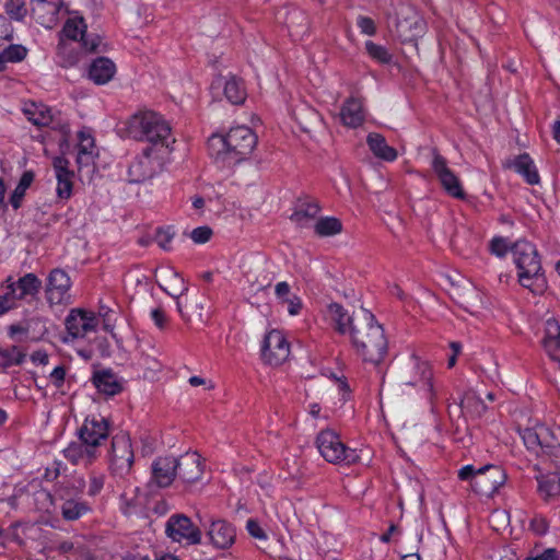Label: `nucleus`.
Instances as JSON below:
<instances>
[{"label": "nucleus", "mask_w": 560, "mask_h": 560, "mask_svg": "<svg viewBox=\"0 0 560 560\" xmlns=\"http://www.w3.org/2000/svg\"><path fill=\"white\" fill-rule=\"evenodd\" d=\"M109 425L107 420L97 415L89 416L83 425L80 429V440L86 444H90L95 450L100 444L108 438Z\"/></svg>", "instance_id": "f3484780"}, {"label": "nucleus", "mask_w": 560, "mask_h": 560, "mask_svg": "<svg viewBox=\"0 0 560 560\" xmlns=\"http://www.w3.org/2000/svg\"><path fill=\"white\" fill-rule=\"evenodd\" d=\"M23 112L27 119L35 126H48L52 120L51 110L43 104H27Z\"/></svg>", "instance_id": "c9c22d12"}, {"label": "nucleus", "mask_w": 560, "mask_h": 560, "mask_svg": "<svg viewBox=\"0 0 560 560\" xmlns=\"http://www.w3.org/2000/svg\"><path fill=\"white\" fill-rule=\"evenodd\" d=\"M33 180H34V174L32 172H30V171L24 172L23 175L20 178L18 187H20L21 189L26 190L31 186Z\"/></svg>", "instance_id": "680f3d73"}, {"label": "nucleus", "mask_w": 560, "mask_h": 560, "mask_svg": "<svg viewBox=\"0 0 560 560\" xmlns=\"http://www.w3.org/2000/svg\"><path fill=\"white\" fill-rule=\"evenodd\" d=\"M104 482L105 476L103 474L92 472L89 478L88 494L90 497L97 495L102 491Z\"/></svg>", "instance_id": "09e8293b"}, {"label": "nucleus", "mask_w": 560, "mask_h": 560, "mask_svg": "<svg viewBox=\"0 0 560 560\" xmlns=\"http://www.w3.org/2000/svg\"><path fill=\"white\" fill-rule=\"evenodd\" d=\"M530 528L538 535H542L547 532L548 525L544 518H534L530 522Z\"/></svg>", "instance_id": "052dcab7"}, {"label": "nucleus", "mask_w": 560, "mask_h": 560, "mask_svg": "<svg viewBox=\"0 0 560 560\" xmlns=\"http://www.w3.org/2000/svg\"><path fill=\"white\" fill-rule=\"evenodd\" d=\"M397 31L405 40L420 37L425 30V23L423 19L416 12L402 20L397 21Z\"/></svg>", "instance_id": "c85d7f7f"}, {"label": "nucleus", "mask_w": 560, "mask_h": 560, "mask_svg": "<svg viewBox=\"0 0 560 560\" xmlns=\"http://www.w3.org/2000/svg\"><path fill=\"white\" fill-rule=\"evenodd\" d=\"M290 355V345L281 330L272 329L264 338L261 357L270 365H280Z\"/></svg>", "instance_id": "2eb2a0df"}, {"label": "nucleus", "mask_w": 560, "mask_h": 560, "mask_svg": "<svg viewBox=\"0 0 560 560\" xmlns=\"http://www.w3.org/2000/svg\"><path fill=\"white\" fill-rule=\"evenodd\" d=\"M366 143L372 153L381 160L393 162L397 159V151L388 145L385 138L381 133L372 132L366 138Z\"/></svg>", "instance_id": "2f4dec72"}, {"label": "nucleus", "mask_w": 560, "mask_h": 560, "mask_svg": "<svg viewBox=\"0 0 560 560\" xmlns=\"http://www.w3.org/2000/svg\"><path fill=\"white\" fill-rule=\"evenodd\" d=\"M285 24L293 36H302L308 30V16L303 10L293 8L287 12Z\"/></svg>", "instance_id": "72a5a7b5"}, {"label": "nucleus", "mask_w": 560, "mask_h": 560, "mask_svg": "<svg viewBox=\"0 0 560 560\" xmlns=\"http://www.w3.org/2000/svg\"><path fill=\"white\" fill-rule=\"evenodd\" d=\"M61 515L66 521H77L91 512L89 503L82 500L68 499L61 504Z\"/></svg>", "instance_id": "e433bc0d"}, {"label": "nucleus", "mask_w": 560, "mask_h": 560, "mask_svg": "<svg viewBox=\"0 0 560 560\" xmlns=\"http://www.w3.org/2000/svg\"><path fill=\"white\" fill-rule=\"evenodd\" d=\"M319 211L320 207L315 200H299L296 208L291 215V220L302 225L305 222L315 219Z\"/></svg>", "instance_id": "f704fd0d"}, {"label": "nucleus", "mask_w": 560, "mask_h": 560, "mask_svg": "<svg viewBox=\"0 0 560 560\" xmlns=\"http://www.w3.org/2000/svg\"><path fill=\"white\" fill-rule=\"evenodd\" d=\"M177 477L185 483H194L201 479L203 474V462L196 453H185L176 458Z\"/></svg>", "instance_id": "6ab92c4d"}, {"label": "nucleus", "mask_w": 560, "mask_h": 560, "mask_svg": "<svg viewBox=\"0 0 560 560\" xmlns=\"http://www.w3.org/2000/svg\"><path fill=\"white\" fill-rule=\"evenodd\" d=\"M511 254L517 268L521 285L535 294L544 292L546 279L535 245L528 241L518 240L512 245Z\"/></svg>", "instance_id": "20e7f679"}, {"label": "nucleus", "mask_w": 560, "mask_h": 560, "mask_svg": "<svg viewBox=\"0 0 560 560\" xmlns=\"http://www.w3.org/2000/svg\"><path fill=\"white\" fill-rule=\"evenodd\" d=\"M432 371L430 365L418 357L411 355L399 373L400 384L395 389V396L400 397L409 389L419 388L433 405L438 398V392L432 383Z\"/></svg>", "instance_id": "423d86ee"}, {"label": "nucleus", "mask_w": 560, "mask_h": 560, "mask_svg": "<svg viewBox=\"0 0 560 560\" xmlns=\"http://www.w3.org/2000/svg\"><path fill=\"white\" fill-rule=\"evenodd\" d=\"M69 166L70 162L65 156H56L52 160V167L57 179L56 195L60 200H69L72 196L74 172Z\"/></svg>", "instance_id": "a211bd4d"}, {"label": "nucleus", "mask_w": 560, "mask_h": 560, "mask_svg": "<svg viewBox=\"0 0 560 560\" xmlns=\"http://www.w3.org/2000/svg\"><path fill=\"white\" fill-rule=\"evenodd\" d=\"M537 560H558L557 551L555 549H547L541 555L537 556Z\"/></svg>", "instance_id": "0e129e2a"}, {"label": "nucleus", "mask_w": 560, "mask_h": 560, "mask_svg": "<svg viewBox=\"0 0 560 560\" xmlns=\"http://www.w3.org/2000/svg\"><path fill=\"white\" fill-rule=\"evenodd\" d=\"M25 191L24 189H21L20 187H15V189L13 190L11 197H10V203L11 206L14 208V209H19L21 207V203H22V200H23V197L25 195Z\"/></svg>", "instance_id": "13d9d810"}, {"label": "nucleus", "mask_w": 560, "mask_h": 560, "mask_svg": "<svg viewBox=\"0 0 560 560\" xmlns=\"http://www.w3.org/2000/svg\"><path fill=\"white\" fill-rule=\"evenodd\" d=\"M92 382L100 393L107 396H115L122 390L121 382L112 370L94 372Z\"/></svg>", "instance_id": "b1692460"}, {"label": "nucleus", "mask_w": 560, "mask_h": 560, "mask_svg": "<svg viewBox=\"0 0 560 560\" xmlns=\"http://www.w3.org/2000/svg\"><path fill=\"white\" fill-rule=\"evenodd\" d=\"M78 140L77 164L79 170H81L82 167L93 165L98 152L95 145V140L89 130L79 131Z\"/></svg>", "instance_id": "4be33fe9"}, {"label": "nucleus", "mask_w": 560, "mask_h": 560, "mask_svg": "<svg viewBox=\"0 0 560 560\" xmlns=\"http://www.w3.org/2000/svg\"><path fill=\"white\" fill-rule=\"evenodd\" d=\"M315 233L319 236H332L342 231V224L339 219L334 217L320 218L314 226Z\"/></svg>", "instance_id": "a19ab883"}, {"label": "nucleus", "mask_w": 560, "mask_h": 560, "mask_svg": "<svg viewBox=\"0 0 560 560\" xmlns=\"http://www.w3.org/2000/svg\"><path fill=\"white\" fill-rule=\"evenodd\" d=\"M340 118L345 126L359 127L364 120L362 103L354 97L348 98L341 107Z\"/></svg>", "instance_id": "c756f323"}, {"label": "nucleus", "mask_w": 560, "mask_h": 560, "mask_svg": "<svg viewBox=\"0 0 560 560\" xmlns=\"http://www.w3.org/2000/svg\"><path fill=\"white\" fill-rule=\"evenodd\" d=\"M365 49L368 55L378 63L388 65L392 62L393 55L385 46L375 44L372 40H368L365 43Z\"/></svg>", "instance_id": "37998d69"}, {"label": "nucleus", "mask_w": 560, "mask_h": 560, "mask_svg": "<svg viewBox=\"0 0 560 560\" xmlns=\"http://www.w3.org/2000/svg\"><path fill=\"white\" fill-rule=\"evenodd\" d=\"M31 1L33 3L32 13L35 16L36 21L45 27H52L57 22V15L59 13L61 5H57V10L50 16V14L48 13V12H50L48 10V4H49L48 1H46V0H43V1L31 0Z\"/></svg>", "instance_id": "4c0bfd02"}, {"label": "nucleus", "mask_w": 560, "mask_h": 560, "mask_svg": "<svg viewBox=\"0 0 560 560\" xmlns=\"http://www.w3.org/2000/svg\"><path fill=\"white\" fill-rule=\"evenodd\" d=\"M151 318L155 326L160 329H164L167 324V316L162 307H156L151 311Z\"/></svg>", "instance_id": "6e6d98bb"}, {"label": "nucleus", "mask_w": 560, "mask_h": 560, "mask_svg": "<svg viewBox=\"0 0 560 560\" xmlns=\"http://www.w3.org/2000/svg\"><path fill=\"white\" fill-rule=\"evenodd\" d=\"M133 450L130 436L127 433H118L112 439L109 453V471L113 477L126 480L132 470Z\"/></svg>", "instance_id": "9d476101"}, {"label": "nucleus", "mask_w": 560, "mask_h": 560, "mask_svg": "<svg viewBox=\"0 0 560 560\" xmlns=\"http://www.w3.org/2000/svg\"><path fill=\"white\" fill-rule=\"evenodd\" d=\"M396 530H397V526H396V525H394V524H392V525L388 527L387 532H386V533H384V534L381 536V541H383V542H389V540H390V536H392Z\"/></svg>", "instance_id": "338daca9"}, {"label": "nucleus", "mask_w": 560, "mask_h": 560, "mask_svg": "<svg viewBox=\"0 0 560 560\" xmlns=\"http://www.w3.org/2000/svg\"><path fill=\"white\" fill-rule=\"evenodd\" d=\"M85 27H86V25L84 24L83 19H71V20H68L67 23L65 24L62 32L67 38H70L73 40H77L80 38L82 40V38L86 34Z\"/></svg>", "instance_id": "c03bdc74"}, {"label": "nucleus", "mask_w": 560, "mask_h": 560, "mask_svg": "<svg viewBox=\"0 0 560 560\" xmlns=\"http://www.w3.org/2000/svg\"><path fill=\"white\" fill-rule=\"evenodd\" d=\"M96 454L97 452L93 446L82 441L80 443H71L63 450L65 457L74 465H89L95 459Z\"/></svg>", "instance_id": "cd10ccee"}, {"label": "nucleus", "mask_w": 560, "mask_h": 560, "mask_svg": "<svg viewBox=\"0 0 560 560\" xmlns=\"http://www.w3.org/2000/svg\"><path fill=\"white\" fill-rule=\"evenodd\" d=\"M7 14L14 20H22L26 14V9L22 0H8L5 3Z\"/></svg>", "instance_id": "49530a36"}, {"label": "nucleus", "mask_w": 560, "mask_h": 560, "mask_svg": "<svg viewBox=\"0 0 560 560\" xmlns=\"http://www.w3.org/2000/svg\"><path fill=\"white\" fill-rule=\"evenodd\" d=\"M174 235L175 233L171 226L159 228L156 230L155 241L162 249L168 250L171 248L170 245L174 238Z\"/></svg>", "instance_id": "de8ad7c7"}, {"label": "nucleus", "mask_w": 560, "mask_h": 560, "mask_svg": "<svg viewBox=\"0 0 560 560\" xmlns=\"http://www.w3.org/2000/svg\"><path fill=\"white\" fill-rule=\"evenodd\" d=\"M207 535L210 544L221 550L231 548L236 540L235 527L225 520L212 521Z\"/></svg>", "instance_id": "aec40b11"}, {"label": "nucleus", "mask_w": 560, "mask_h": 560, "mask_svg": "<svg viewBox=\"0 0 560 560\" xmlns=\"http://www.w3.org/2000/svg\"><path fill=\"white\" fill-rule=\"evenodd\" d=\"M60 469H61V463L55 462L51 467L46 469V478H48L50 480L56 479L60 474Z\"/></svg>", "instance_id": "e2e57ef3"}, {"label": "nucleus", "mask_w": 560, "mask_h": 560, "mask_svg": "<svg viewBox=\"0 0 560 560\" xmlns=\"http://www.w3.org/2000/svg\"><path fill=\"white\" fill-rule=\"evenodd\" d=\"M246 529H247L248 534L256 539H259V540L267 539L266 532L262 529V527L259 525V523L254 518L247 520Z\"/></svg>", "instance_id": "603ef678"}, {"label": "nucleus", "mask_w": 560, "mask_h": 560, "mask_svg": "<svg viewBox=\"0 0 560 560\" xmlns=\"http://www.w3.org/2000/svg\"><path fill=\"white\" fill-rule=\"evenodd\" d=\"M275 294L280 304H287L288 313L291 316L300 314L303 307L302 300L298 295L291 294V285L287 281H281L276 284Z\"/></svg>", "instance_id": "7c9ffc66"}, {"label": "nucleus", "mask_w": 560, "mask_h": 560, "mask_svg": "<svg viewBox=\"0 0 560 560\" xmlns=\"http://www.w3.org/2000/svg\"><path fill=\"white\" fill-rule=\"evenodd\" d=\"M130 137L148 141L147 148H155L158 152L168 153L170 143L174 142L171 127L164 118L154 112H144L133 115L128 121Z\"/></svg>", "instance_id": "7ed1b4c3"}, {"label": "nucleus", "mask_w": 560, "mask_h": 560, "mask_svg": "<svg viewBox=\"0 0 560 560\" xmlns=\"http://www.w3.org/2000/svg\"><path fill=\"white\" fill-rule=\"evenodd\" d=\"M487 406L482 399L472 390L466 392L460 398L459 404L454 411H458V416L477 418L485 413Z\"/></svg>", "instance_id": "bb28decb"}, {"label": "nucleus", "mask_w": 560, "mask_h": 560, "mask_svg": "<svg viewBox=\"0 0 560 560\" xmlns=\"http://www.w3.org/2000/svg\"><path fill=\"white\" fill-rule=\"evenodd\" d=\"M66 374H67L66 366L58 365L49 374V380L56 388H61L65 383Z\"/></svg>", "instance_id": "864d4df0"}, {"label": "nucleus", "mask_w": 560, "mask_h": 560, "mask_svg": "<svg viewBox=\"0 0 560 560\" xmlns=\"http://www.w3.org/2000/svg\"><path fill=\"white\" fill-rule=\"evenodd\" d=\"M538 491L546 498L560 493V480L558 474L541 475L537 478Z\"/></svg>", "instance_id": "79ce46f5"}, {"label": "nucleus", "mask_w": 560, "mask_h": 560, "mask_svg": "<svg viewBox=\"0 0 560 560\" xmlns=\"http://www.w3.org/2000/svg\"><path fill=\"white\" fill-rule=\"evenodd\" d=\"M165 532L176 542L184 541L187 545L201 542L200 529L184 514L172 515L166 523Z\"/></svg>", "instance_id": "4468645a"}, {"label": "nucleus", "mask_w": 560, "mask_h": 560, "mask_svg": "<svg viewBox=\"0 0 560 560\" xmlns=\"http://www.w3.org/2000/svg\"><path fill=\"white\" fill-rule=\"evenodd\" d=\"M212 236V230L211 228L205 225V226H198L194 229L190 233V238L196 244H203L207 243Z\"/></svg>", "instance_id": "3c124183"}, {"label": "nucleus", "mask_w": 560, "mask_h": 560, "mask_svg": "<svg viewBox=\"0 0 560 560\" xmlns=\"http://www.w3.org/2000/svg\"><path fill=\"white\" fill-rule=\"evenodd\" d=\"M457 476L460 480L468 481L476 493L487 498L498 493L508 480L506 471L501 466L493 464L479 468L466 465L458 470Z\"/></svg>", "instance_id": "39448f33"}, {"label": "nucleus", "mask_w": 560, "mask_h": 560, "mask_svg": "<svg viewBox=\"0 0 560 560\" xmlns=\"http://www.w3.org/2000/svg\"><path fill=\"white\" fill-rule=\"evenodd\" d=\"M351 329L350 340L357 353L372 364L383 362L388 352V340L383 327L368 310L361 308Z\"/></svg>", "instance_id": "f257e3e1"}, {"label": "nucleus", "mask_w": 560, "mask_h": 560, "mask_svg": "<svg viewBox=\"0 0 560 560\" xmlns=\"http://www.w3.org/2000/svg\"><path fill=\"white\" fill-rule=\"evenodd\" d=\"M176 477V457L160 456L153 462L152 479L159 487H168Z\"/></svg>", "instance_id": "412c9836"}, {"label": "nucleus", "mask_w": 560, "mask_h": 560, "mask_svg": "<svg viewBox=\"0 0 560 560\" xmlns=\"http://www.w3.org/2000/svg\"><path fill=\"white\" fill-rule=\"evenodd\" d=\"M432 170L438 176L442 188L447 195L456 199H465L466 194L463 189L458 176L447 166V161L436 150H433Z\"/></svg>", "instance_id": "dca6fc26"}, {"label": "nucleus", "mask_w": 560, "mask_h": 560, "mask_svg": "<svg viewBox=\"0 0 560 560\" xmlns=\"http://www.w3.org/2000/svg\"><path fill=\"white\" fill-rule=\"evenodd\" d=\"M55 549L61 555L71 553L81 560H88L91 558L90 549L85 545L83 536H74L69 540H62L57 544Z\"/></svg>", "instance_id": "473e14b6"}, {"label": "nucleus", "mask_w": 560, "mask_h": 560, "mask_svg": "<svg viewBox=\"0 0 560 560\" xmlns=\"http://www.w3.org/2000/svg\"><path fill=\"white\" fill-rule=\"evenodd\" d=\"M357 24L361 32L365 35L372 36L376 33L375 23L371 18L359 16Z\"/></svg>", "instance_id": "5fc2aeb1"}, {"label": "nucleus", "mask_w": 560, "mask_h": 560, "mask_svg": "<svg viewBox=\"0 0 560 560\" xmlns=\"http://www.w3.org/2000/svg\"><path fill=\"white\" fill-rule=\"evenodd\" d=\"M31 360L38 365H47L49 363V355L46 351L37 350L32 353Z\"/></svg>", "instance_id": "bf43d9fd"}, {"label": "nucleus", "mask_w": 560, "mask_h": 560, "mask_svg": "<svg viewBox=\"0 0 560 560\" xmlns=\"http://www.w3.org/2000/svg\"><path fill=\"white\" fill-rule=\"evenodd\" d=\"M506 167L513 168L529 185H537L540 182L535 163L527 153L520 154L513 161L508 162Z\"/></svg>", "instance_id": "393cba45"}, {"label": "nucleus", "mask_w": 560, "mask_h": 560, "mask_svg": "<svg viewBox=\"0 0 560 560\" xmlns=\"http://www.w3.org/2000/svg\"><path fill=\"white\" fill-rule=\"evenodd\" d=\"M257 144V137L246 126H237L223 135H212L208 139L211 159L221 166L235 165L250 155Z\"/></svg>", "instance_id": "f03ea898"}, {"label": "nucleus", "mask_w": 560, "mask_h": 560, "mask_svg": "<svg viewBox=\"0 0 560 560\" xmlns=\"http://www.w3.org/2000/svg\"><path fill=\"white\" fill-rule=\"evenodd\" d=\"M115 73V63L106 57L96 58L89 68V78L98 85L108 83Z\"/></svg>", "instance_id": "a878e982"}, {"label": "nucleus", "mask_w": 560, "mask_h": 560, "mask_svg": "<svg viewBox=\"0 0 560 560\" xmlns=\"http://www.w3.org/2000/svg\"><path fill=\"white\" fill-rule=\"evenodd\" d=\"M510 242L505 237H494L490 243L491 253L498 257H503L510 250L511 252Z\"/></svg>", "instance_id": "8fccbe9b"}, {"label": "nucleus", "mask_w": 560, "mask_h": 560, "mask_svg": "<svg viewBox=\"0 0 560 560\" xmlns=\"http://www.w3.org/2000/svg\"><path fill=\"white\" fill-rule=\"evenodd\" d=\"M25 357V352L18 346L0 348V368L8 369L13 365H20Z\"/></svg>", "instance_id": "ea45409f"}, {"label": "nucleus", "mask_w": 560, "mask_h": 560, "mask_svg": "<svg viewBox=\"0 0 560 560\" xmlns=\"http://www.w3.org/2000/svg\"><path fill=\"white\" fill-rule=\"evenodd\" d=\"M328 315L330 319L335 323L338 332L342 335L348 334L350 336L351 329L354 327V323L357 322V317L359 316V312L349 314L348 311H346L342 305L338 303H331L328 305Z\"/></svg>", "instance_id": "5701e85b"}, {"label": "nucleus", "mask_w": 560, "mask_h": 560, "mask_svg": "<svg viewBox=\"0 0 560 560\" xmlns=\"http://www.w3.org/2000/svg\"><path fill=\"white\" fill-rule=\"evenodd\" d=\"M164 155L155 148H144L128 168L129 182L143 183L153 177Z\"/></svg>", "instance_id": "ddd939ff"}, {"label": "nucleus", "mask_w": 560, "mask_h": 560, "mask_svg": "<svg viewBox=\"0 0 560 560\" xmlns=\"http://www.w3.org/2000/svg\"><path fill=\"white\" fill-rule=\"evenodd\" d=\"M521 436L527 450L555 459L560 458V429L537 424L534 428L524 429Z\"/></svg>", "instance_id": "1a4fd4ad"}, {"label": "nucleus", "mask_w": 560, "mask_h": 560, "mask_svg": "<svg viewBox=\"0 0 560 560\" xmlns=\"http://www.w3.org/2000/svg\"><path fill=\"white\" fill-rule=\"evenodd\" d=\"M97 325L98 319L93 312L72 308L65 319L67 335L62 337V342L71 343L77 339H82L95 331Z\"/></svg>", "instance_id": "9b49d317"}, {"label": "nucleus", "mask_w": 560, "mask_h": 560, "mask_svg": "<svg viewBox=\"0 0 560 560\" xmlns=\"http://www.w3.org/2000/svg\"><path fill=\"white\" fill-rule=\"evenodd\" d=\"M2 57L9 62H20L27 55V49L22 45L12 44L1 51Z\"/></svg>", "instance_id": "a18cd8bd"}, {"label": "nucleus", "mask_w": 560, "mask_h": 560, "mask_svg": "<svg viewBox=\"0 0 560 560\" xmlns=\"http://www.w3.org/2000/svg\"><path fill=\"white\" fill-rule=\"evenodd\" d=\"M168 294H171L172 296L176 298V306H177V311L178 313L180 314V316L185 319V320H188L189 318L186 316V314L184 313L183 311V303L179 299V295L180 293H175V292H168Z\"/></svg>", "instance_id": "69168bd1"}, {"label": "nucleus", "mask_w": 560, "mask_h": 560, "mask_svg": "<svg viewBox=\"0 0 560 560\" xmlns=\"http://www.w3.org/2000/svg\"><path fill=\"white\" fill-rule=\"evenodd\" d=\"M42 288V281L35 273H26L18 280L9 277L0 294V315L18 307L19 302L35 298Z\"/></svg>", "instance_id": "0eeeda50"}, {"label": "nucleus", "mask_w": 560, "mask_h": 560, "mask_svg": "<svg viewBox=\"0 0 560 560\" xmlns=\"http://www.w3.org/2000/svg\"><path fill=\"white\" fill-rule=\"evenodd\" d=\"M553 138L558 143H560V120L555 121L552 128Z\"/></svg>", "instance_id": "774afa93"}, {"label": "nucleus", "mask_w": 560, "mask_h": 560, "mask_svg": "<svg viewBox=\"0 0 560 560\" xmlns=\"http://www.w3.org/2000/svg\"><path fill=\"white\" fill-rule=\"evenodd\" d=\"M316 446L323 458L335 465L351 466L361 458L359 452L348 447L332 430L320 431L316 438Z\"/></svg>", "instance_id": "6e6552de"}, {"label": "nucleus", "mask_w": 560, "mask_h": 560, "mask_svg": "<svg viewBox=\"0 0 560 560\" xmlns=\"http://www.w3.org/2000/svg\"><path fill=\"white\" fill-rule=\"evenodd\" d=\"M224 95L234 105L242 104L246 98V91L243 82L235 77H230L224 83Z\"/></svg>", "instance_id": "58836bf2"}, {"label": "nucleus", "mask_w": 560, "mask_h": 560, "mask_svg": "<svg viewBox=\"0 0 560 560\" xmlns=\"http://www.w3.org/2000/svg\"><path fill=\"white\" fill-rule=\"evenodd\" d=\"M71 279L61 268L52 269L46 279L45 298L50 306L68 305L71 303Z\"/></svg>", "instance_id": "f8f14e48"}, {"label": "nucleus", "mask_w": 560, "mask_h": 560, "mask_svg": "<svg viewBox=\"0 0 560 560\" xmlns=\"http://www.w3.org/2000/svg\"><path fill=\"white\" fill-rule=\"evenodd\" d=\"M81 42H82V46L85 48L86 51L93 52L100 46L101 37L97 35L91 36V35L85 34V36L82 38Z\"/></svg>", "instance_id": "4d7b16f0"}]
</instances>
